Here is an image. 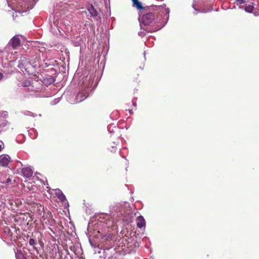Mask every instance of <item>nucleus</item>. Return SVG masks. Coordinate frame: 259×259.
Returning a JSON list of instances; mask_svg holds the SVG:
<instances>
[{"label": "nucleus", "mask_w": 259, "mask_h": 259, "mask_svg": "<svg viewBox=\"0 0 259 259\" xmlns=\"http://www.w3.org/2000/svg\"><path fill=\"white\" fill-rule=\"evenodd\" d=\"M15 256L16 259H27V258L24 256V255L21 251L18 250L17 252H16Z\"/></svg>", "instance_id": "obj_15"}, {"label": "nucleus", "mask_w": 259, "mask_h": 259, "mask_svg": "<svg viewBox=\"0 0 259 259\" xmlns=\"http://www.w3.org/2000/svg\"><path fill=\"white\" fill-rule=\"evenodd\" d=\"M110 151L112 152H115L116 150V148L115 146H111V149H110Z\"/></svg>", "instance_id": "obj_25"}, {"label": "nucleus", "mask_w": 259, "mask_h": 259, "mask_svg": "<svg viewBox=\"0 0 259 259\" xmlns=\"http://www.w3.org/2000/svg\"><path fill=\"white\" fill-rule=\"evenodd\" d=\"M21 172L22 175L26 178H30L33 175V171L30 167L23 168Z\"/></svg>", "instance_id": "obj_11"}, {"label": "nucleus", "mask_w": 259, "mask_h": 259, "mask_svg": "<svg viewBox=\"0 0 259 259\" xmlns=\"http://www.w3.org/2000/svg\"><path fill=\"white\" fill-rule=\"evenodd\" d=\"M9 44L14 49H15L17 47L20 46V39L17 35H15L10 40Z\"/></svg>", "instance_id": "obj_8"}, {"label": "nucleus", "mask_w": 259, "mask_h": 259, "mask_svg": "<svg viewBox=\"0 0 259 259\" xmlns=\"http://www.w3.org/2000/svg\"><path fill=\"white\" fill-rule=\"evenodd\" d=\"M129 112H130V113L131 114H132V113H133V112H132V110H129Z\"/></svg>", "instance_id": "obj_34"}, {"label": "nucleus", "mask_w": 259, "mask_h": 259, "mask_svg": "<svg viewBox=\"0 0 259 259\" xmlns=\"http://www.w3.org/2000/svg\"><path fill=\"white\" fill-rule=\"evenodd\" d=\"M30 60H32L33 61H36V64H37V66L38 64V62H39V60H40V56H39V55H37V54H36L35 55H34V56H33Z\"/></svg>", "instance_id": "obj_19"}, {"label": "nucleus", "mask_w": 259, "mask_h": 259, "mask_svg": "<svg viewBox=\"0 0 259 259\" xmlns=\"http://www.w3.org/2000/svg\"><path fill=\"white\" fill-rule=\"evenodd\" d=\"M30 137L32 139H35L37 136V133L34 129H31L28 131Z\"/></svg>", "instance_id": "obj_14"}, {"label": "nucleus", "mask_w": 259, "mask_h": 259, "mask_svg": "<svg viewBox=\"0 0 259 259\" xmlns=\"http://www.w3.org/2000/svg\"><path fill=\"white\" fill-rule=\"evenodd\" d=\"M47 80H48V82L50 84L54 82L55 81V79L53 77H49L47 79Z\"/></svg>", "instance_id": "obj_22"}, {"label": "nucleus", "mask_w": 259, "mask_h": 259, "mask_svg": "<svg viewBox=\"0 0 259 259\" xmlns=\"http://www.w3.org/2000/svg\"><path fill=\"white\" fill-rule=\"evenodd\" d=\"M11 182V179L10 178H8L6 179L5 181L3 182V183H8Z\"/></svg>", "instance_id": "obj_26"}, {"label": "nucleus", "mask_w": 259, "mask_h": 259, "mask_svg": "<svg viewBox=\"0 0 259 259\" xmlns=\"http://www.w3.org/2000/svg\"><path fill=\"white\" fill-rule=\"evenodd\" d=\"M55 194L57 198L62 202H66L67 206H69L68 202L67 201L66 196L63 194L62 192L59 189L56 190Z\"/></svg>", "instance_id": "obj_9"}, {"label": "nucleus", "mask_w": 259, "mask_h": 259, "mask_svg": "<svg viewBox=\"0 0 259 259\" xmlns=\"http://www.w3.org/2000/svg\"><path fill=\"white\" fill-rule=\"evenodd\" d=\"M236 2H237V4L238 5H240V4H244L246 2V0H236Z\"/></svg>", "instance_id": "obj_23"}, {"label": "nucleus", "mask_w": 259, "mask_h": 259, "mask_svg": "<svg viewBox=\"0 0 259 259\" xmlns=\"http://www.w3.org/2000/svg\"><path fill=\"white\" fill-rule=\"evenodd\" d=\"M144 56H145V52L144 53Z\"/></svg>", "instance_id": "obj_37"}, {"label": "nucleus", "mask_w": 259, "mask_h": 259, "mask_svg": "<svg viewBox=\"0 0 259 259\" xmlns=\"http://www.w3.org/2000/svg\"><path fill=\"white\" fill-rule=\"evenodd\" d=\"M111 215L113 217L116 216L119 218H122L121 219L126 223L131 221V218L128 217H124L125 207H123L120 204L117 203L110 207Z\"/></svg>", "instance_id": "obj_4"}, {"label": "nucleus", "mask_w": 259, "mask_h": 259, "mask_svg": "<svg viewBox=\"0 0 259 259\" xmlns=\"http://www.w3.org/2000/svg\"><path fill=\"white\" fill-rule=\"evenodd\" d=\"M29 243L31 246H34L36 244V241L34 239L31 238L29 241Z\"/></svg>", "instance_id": "obj_21"}, {"label": "nucleus", "mask_w": 259, "mask_h": 259, "mask_svg": "<svg viewBox=\"0 0 259 259\" xmlns=\"http://www.w3.org/2000/svg\"><path fill=\"white\" fill-rule=\"evenodd\" d=\"M24 114L26 115L31 116L32 114V113L30 112L27 111L24 112Z\"/></svg>", "instance_id": "obj_27"}, {"label": "nucleus", "mask_w": 259, "mask_h": 259, "mask_svg": "<svg viewBox=\"0 0 259 259\" xmlns=\"http://www.w3.org/2000/svg\"><path fill=\"white\" fill-rule=\"evenodd\" d=\"M119 153H120V156H121L122 157H123V158H125V157L122 155V151H121V150H120V151Z\"/></svg>", "instance_id": "obj_29"}, {"label": "nucleus", "mask_w": 259, "mask_h": 259, "mask_svg": "<svg viewBox=\"0 0 259 259\" xmlns=\"http://www.w3.org/2000/svg\"><path fill=\"white\" fill-rule=\"evenodd\" d=\"M20 164V165H22V163L20 161H18V164Z\"/></svg>", "instance_id": "obj_33"}, {"label": "nucleus", "mask_w": 259, "mask_h": 259, "mask_svg": "<svg viewBox=\"0 0 259 259\" xmlns=\"http://www.w3.org/2000/svg\"><path fill=\"white\" fill-rule=\"evenodd\" d=\"M85 13L88 18L92 17L98 19V13L92 4H89L87 6V11Z\"/></svg>", "instance_id": "obj_6"}, {"label": "nucleus", "mask_w": 259, "mask_h": 259, "mask_svg": "<svg viewBox=\"0 0 259 259\" xmlns=\"http://www.w3.org/2000/svg\"><path fill=\"white\" fill-rule=\"evenodd\" d=\"M133 2V6H135L139 10H142L144 8L142 6V5L141 2H140L138 0H132Z\"/></svg>", "instance_id": "obj_13"}, {"label": "nucleus", "mask_w": 259, "mask_h": 259, "mask_svg": "<svg viewBox=\"0 0 259 259\" xmlns=\"http://www.w3.org/2000/svg\"><path fill=\"white\" fill-rule=\"evenodd\" d=\"M61 99V98L60 97V98H57L54 99L53 100H52L51 101V104L52 105H55L57 104L60 101Z\"/></svg>", "instance_id": "obj_20"}, {"label": "nucleus", "mask_w": 259, "mask_h": 259, "mask_svg": "<svg viewBox=\"0 0 259 259\" xmlns=\"http://www.w3.org/2000/svg\"><path fill=\"white\" fill-rule=\"evenodd\" d=\"M8 124V122L7 120L4 119H0V133L7 130L6 126Z\"/></svg>", "instance_id": "obj_12"}, {"label": "nucleus", "mask_w": 259, "mask_h": 259, "mask_svg": "<svg viewBox=\"0 0 259 259\" xmlns=\"http://www.w3.org/2000/svg\"><path fill=\"white\" fill-rule=\"evenodd\" d=\"M254 7L253 5H249L246 6L244 8V10L248 13H252Z\"/></svg>", "instance_id": "obj_17"}, {"label": "nucleus", "mask_w": 259, "mask_h": 259, "mask_svg": "<svg viewBox=\"0 0 259 259\" xmlns=\"http://www.w3.org/2000/svg\"><path fill=\"white\" fill-rule=\"evenodd\" d=\"M126 150V148H123L122 150Z\"/></svg>", "instance_id": "obj_35"}, {"label": "nucleus", "mask_w": 259, "mask_h": 259, "mask_svg": "<svg viewBox=\"0 0 259 259\" xmlns=\"http://www.w3.org/2000/svg\"><path fill=\"white\" fill-rule=\"evenodd\" d=\"M133 105L134 107L136 106V103L135 102H134V101H133Z\"/></svg>", "instance_id": "obj_31"}, {"label": "nucleus", "mask_w": 259, "mask_h": 259, "mask_svg": "<svg viewBox=\"0 0 259 259\" xmlns=\"http://www.w3.org/2000/svg\"><path fill=\"white\" fill-rule=\"evenodd\" d=\"M165 5L155 6L156 10L159 13L148 12L139 18L141 31L138 35L141 37L145 36L147 33L155 32L167 23L169 17V8H164Z\"/></svg>", "instance_id": "obj_1"}, {"label": "nucleus", "mask_w": 259, "mask_h": 259, "mask_svg": "<svg viewBox=\"0 0 259 259\" xmlns=\"http://www.w3.org/2000/svg\"><path fill=\"white\" fill-rule=\"evenodd\" d=\"M1 142L2 143V144H0V151H1L4 148V146H3L4 145L2 141H1Z\"/></svg>", "instance_id": "obj_28"}, {"label": "nucleus", "mask_w": 259, "mask_h": 259, "mask_svg": "<svg viewBox=\"0 0 259 259\" xmlns=\"http://www.w3.org/2000/svg\"><path fill=\"white\" fill-rule=\"evenodd\" d=\"M3 75L2 73H0V80L3 78Z\"/></svg>", "instance_id": "obj_30"}, {"label": "nucleus", "mask_w": 259, "mask_h": 259, "mask_svg": "<svg viewBox=\"0 0 259 259\" xmlns=\"http://www.w3.org/2000/svg\"><path fill=\"white\" fill-rule=\"evenodd\" d=\"M37 66L36 61H33L32 60H27L26 58H21L18 61V67L24 72L28 74H31L33 69Z\"/></svg>", "instance_id": "obj_3"}, {"label": "nucleus", "mask_w": 259, "mask_h": 259, "mask_svg": "<svg viewBox=\"0 0 259 259\" xmlns=\"http://www.w3.org/2000/svg\"><path fill=\"white\" fill-rule=\"evenodd\" d=\"M117 128L114 125V124H110L108 126V132L112 134L115 132V130H117Z\"/></svg>", "instance_id": "obj_16"}, {"label": "nucleus", "mask_w": 259, "mask_h": 259, "mask_svg": "<svg viewBox=\"0 0 259 259\" xmlns=\"http://www.w3.org/2000/svg\"><path fill=\"white\" fill-rule=\"evenodd\" d=\"M137 226L138 228H145L146 222L142 215L139 216L136 220Z\"/></svg>", "instance_id": "obj_10"}, {"label": "nucleus", "mask_w": 259, "mask_h": 259, "mask_svg": "<svg viewBox=\"0 0 259 259\" xmlns=\"http://www.w3.org/2000/svg\"><path fill=\"white\" fill-rule=\"evenodd\" d=\"M10 160V157L7 154L0 155V165L3 167L8 166Z\"/></svg>", "instance_id": "obj_7"}, {"label": "nucleus", "mask_w": 259, "mask_h": 259, "mask_svg": "<svg viewBox=\"0 0 259 259\" xmlns=\"http://www.w3.org/2000/svg\"><path fill=\"white\" fill-rule=\"evenodd\" d=\"M95 75L91 74L89 77L83 81L82 83L80 85V88L76 95L75 98V103H79L85 100L90 94V92H91L95 89L97 84L96 83L94 85Z\"/></svg>", "instance_id": "obj_2"}, {"label": "nucleus", "mask_w": 259, "mask_h": 259, "mask_svg": "<svg viewBox=\"0 0 259 259\" xmlns=\"http://www.w3.org/2000/svg\"><path fill=\"white\" fill-rule=\"evenodd\" d=\"M192 7L193 8V9L195 11V12L194 13V14L195 15H197L199 12H201V13H205V12L204 11H200L198 9H197L195 7V1H193V3L192 4Z\"/></svg>", "instance_id": "obj_18"}, {"label": "nucleus", "mask_w": 259, "mask_h": 259, "mask_svg": "<svg viewBox=\"0 0 259 259\" xmlns=\"http://www.w3.org/2000/svg\"><path fill=\"white\" fill-rule=\"evenodd\" d=\"M54 223H55V221L53 219L52 216H51V219L50 221H49V224L50 226H53L54 224Z\"/></svg>", "instance_id": "obj_24"}, {"label": "nucleus", "mask_w": 259, "mask_h": 259, "mask_svg": "<svg viewBox=\"0 0 259 259\" xmlns=\"http://www.w3.org/2000/svg\"><path fill=\"white\" fill-rule=\"evenodd\" d=\"M54 25L57 27V29L60 34H61V31L68 32L71 29L70 26L69 24L66 25L63 23L62 20H60V22H54Z\"/></svg>", "instance_id": "obj_5"}, {"label": "nucleus", "mask_w": 259, "mask_h": 259, "mask_svg": "<svg viewBox=\"0 0 259 259\" xmlns=\"http://www.w3.org/2000/svg\"><path fill=\"white\" fill-rule=\"evenodd\" d=\"M255 16H258L259 14L257 13L256 12L254 13Z\"/></svg>", "instance_id": "obj_32"}, {"label": "nucleus", "mask_w": 259, "mask_h": 259, "mask_svg": "<svg viewBox=\"0 0 259 259\" xmlns=\"http://www.w3.org/2000/svg\"><path fill=\"white\" fill-rule=\"evenodd\" d=\"M24 85V87H26V86H27V85H26V84H25V83L24 84V85Z\"/></svg>", "instance_id": "obj_36"}]
</instances>
